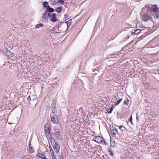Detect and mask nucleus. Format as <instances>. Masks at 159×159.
Wrapping results in <instances>:
<instances>
[{"instance_id": "nucleus-1", "label": "nucleus", "mask_w": 159, "mask_h": 159, "mask_svg": "<svg viewBox=\"0 0 159 159\" xmlns=\"http://www.w3.org/2000/svg\"><path fill=\"white\" fill-rule=\"evenodd\" d=\"M51 143L52 145L54 151L56 153H58L60 150V146L57 140L54 139L53 143L52 142H51Z\"/></svg>"}, {"instance_id": "nucleus-2", "label": "nucleus", "mask_w": 159, "mask_h": 159, "mask_svg": "<svg viewBox=\"0 0 159 159\" xmlns=\"http://www.w3.org/2000/svg\"><path fill=\"white\" fill-rule=\"evenodd\" d=\"M148 7L150 9V11L154 13L158 11V8L156 5H150Z\"/></svg>"}, {"instance_id": "nucleus-3", "label": "nucleus", "mask_w": 159, "mask_h": 159, "mask_svg": "<svg viewBox=\"0 0 159 159\" xmlns=\"http://www.w3.org/2000/svg\"><path fill=\"white\" fill-rule=\"evenodd\" d=\"M151 18V16L146 13L142 15L141 18L144 21H146L148 20H150Z\"/></svg>"}, {"instance_id": "nucleus-4", "label": "nucleus", "mask_w": 159, "mask_h": 159, "mask_svg": "<svg viewBox=\"0 0 159 159\" xmlns=\"http://www.w3.org/2000/svg\"><path fill=\"white\" fill-rule=\"evenodd\" d=\"M62 25L63 27H65L66 28V24L64 23V22H61L59 24H58V25H57L56 27V28H57L59 31H61L62 32L64 31L67 30L66 29V28L64 30H61V26Z\"/></svg>"}, {"instance_id": "nucleus-5", "label": "nucleus", "mask_w": 159, "mask_h": 159, "mask_svg": "<svg viewBox=\"0 0 159 159\" xmlns=\"http://www.w3.org/2000/svg\"><path fill=\"white\" fill-rule=\"evenodd\" d=\"M94 141L98 143H102V140H103V138L99 136H95L94 137Z\"/></svg>"}, {"instance_id": "nucleus-6", "label": "nucleus", "mask_w": 159, "mask_h": 159, "mask_svg": "<svg viewBox=\"0 0 159 159\" xmlns=\"http://www.w3.org/2000/svg\"><path fill=\"white\" fill-rule=\"evenodd\" d=\"M50 13L47 11H45L42 17L45 20L48 19V17L50 18L51 16V15Z\"/></svg>"}, {"instance_id": "nucleus-7", "label": "nucleus", "mask_w": 159, "mask_h": 159, "mask_svg": "<svg viewBox=\"0 0 159 159\" xmlns=\"http://www.w3.org/2000/svg\"><path fill=\"white\" fill-rule=\"evenodd\" d=\"M141 30L140 29H134L132 30L130 33V35H132L135 34H138L140 33Z\"/></svg>"}, {"instance_id": "nucleus-8", "label": "nucleus", "mask_w": 159, "mask_h": 159, "mask_svg": "<svg viewBox=\"0 0 159 159\" xmlns=\"http://www.w3.org/2000/svg\"><path fill=\"white\" fill-rule=\"evenodd\" d=\"M50 20L52 22H55L57 20L55 13L52 14L50 17Z\"/></svg>"}, {"instance_id": "nucleus-9", "label": "nucleus", "mask_w": 159, "mask_h": 159, "mask_svg": "<svg viewBox=\"0 0 159 159\" xmlns=\"http://www.w3.org/2000/svg\"><path fill=\"white\" fill-rule=\"evenodd\" d=\"M52 107L51 108L52 112L54 115H56L57 114V110L56 108V104L55 103L54 104H53L52 105Z\"/></svg>"}, {"instance_id": "nucleus-10", "label": "nucleus", "mask_w": 159, "mask_h": 159, "mask_svg": "<svg viewBox=\"0 0 159 159\" xmlns=\"http://www.w3.org/2000/svg\"><path fill=\"white\" fill-rule=\"evenodd\" d=\"M54 132L55 136H56L57 137H58L60 136V133L59 132V129L57 128H55Z\"/></svg>"}, {"instance_id": "nucleus-11", "label": "nucleus", "mask_w": 159, "mask_h": 159, "mask_svg": "<svg viewBox=\"0 0 159 159\" xmlns=\"http://www.w3.org/2000/svg\"><path fill=\"white\" fill-rule=\"evenodd\" d=\"M45 11L49 13H52L54 12V9L50 7L49 6H48V7Z\"/></svg>"}, {"instance_id": "nucleus-12", "label": "nucleus", "mask_w": 159, "mask_h": 159, "mask_svg": "<svg viewBox=\"0 0 159 159\" xmlns=\"http://www.w3.org/2000/svg\"><path fill=\"white\" fill-rule=\"evenodd\" d=\"M6 54L9 57H13L14 55V54L11 52L9 50H7L6 52Z\"/></svg>"}, {"instance_id": "nucleus-13", "label": "nucleus", "mask_w": 159, "mask_h": 159, "mask_svg": "<svg viewBox=\"0 0 159 159\" xmlns=\"http://www.w3.org/2000/svg\"><path fill=\"white\" fill-rule=\"evenodd\" d=\"M37 156L42 159H48L45 155L40 153H38L37 154Z\"/></svg>"}, {"instance_id": "nucleus-14", "label": "nucleus", "mask_w": 159, "mask_h": 159, "mask_svg": "<svg viewBox=\"0 0 159 159\" xmlns=\"http://www.w3.org/2000/svg\"><path fill=\"white\" fill-rule=\"evenodd\" d=\"M51 121L53 123L57 124L59 122V120L55 119V118L53 116L51 118Z\"/></svg>"}, {"instance_id": "nucleus-15", "label": "nucleus", "mask_w": 159, "mask_h": 159, "mask_svg": "<svg viewBox=\"0 0 159 159\" xmlns=\"http://www.w3.org/2000/svg\"><path fill=\"white\" fill-rule=\"evenodd\" d=\"M31 145V142L30 141V142L29 144V152H30L32 153L34 152V148H33L32 147L30 146Z\"/></svg>"}, {"instance_id": "nucleus-16", "label": "nucleus", "mask_w": 159, "mask_h": 159, "mask_svg": "<svg viewBox=\"0 0 159 159\" xmlns=\"http://www.w3.org/2000/svg\"><path fill=\"white\" fill-rule=\"evenodd\" d=\"M112 134L113 135H115L116 133L118 134V132L116 128H113L111 130Z\"/></svg>"}, {"instance_id": "nucleus-17", "label": "nucleus", "mask_w": 159, "mask_h": 159, "mask_svg": "<svg viewBox=\"0 0 159 159\" xmlns=\"http://www.w3.org/2000/svg\"><path fill=\"white\" fill-rule=\"evenodd\" d=\"M62 9V6L57 7L55 9V11L57 13L60 12Z\"/></svg>"}, {"instance_id": "nucleus-18", "label": "nucleus", "mask_w": 159, "mask_h": 159, "mask_svg": "<svg viewBox=\"0 0 159 159\" xmlns=\"http://www.w3.org/2000/svg\"><path fill=\"white\" fill-rule=\"evenodd\" d=\"M71 22V19L69 20L68 21L66 22L65 23L66 24V26H67V28H68V27L70 26V25Z\"/></svg>"}, {"instance_id": "nucleus-19", "label": "nucleus", "mask_w": 159, "mask_h": 159, "mask_svg": "<svg viewBox=\"0 0 159 159\" xmlns=\"http://www.w3.org/2000/svg\"><path fill=\"white\" fill-rule=\"evenodd\" d=\"M122 98H120L119 100H117L115 102V105L116 106L118 105L120 103V102L122 100Z\"/></svg>"}, {"instance_id": "nucleus-20", "label": "nucleus", "mask_w": 159, "mask_h": 159, "mask_svg": "<svg viewBox=\"0 0 159 159\" xmlns=\"http://www.w3.org/2000/svg\"><path fill=\"white\" fill-rule=\"evenodd\" d=\"M45 129V132L47 134V133L48 134H50V130H51V128H49V129Z\"/></svg>"}, {"instance_id": "nucleus-21", "label": "nucleus", "mask_w": 159, "mask_h": 159, "mask_svg": "<svg viewBox=\"0 0 159 159\" xmlns=\"http://www.w3.org/2000/svg\"><path fill=\"white\" fill-rule=\"evenodd\" d=\"M49 128H51V126L50 124L48 123H47L45 125L44 127V129Z\"/></svg>"}, {"instance_id": "nucleus-22", "label": "nucleus", "mask_w": 159, "mask_h": 159, "mask_svg": "<svg viewBox=\"0 0 159 159\" xmlns=\"http://www.w3.org/2000/svg\"><path fill=\"white\" fill-rule=\"evenodd\" d=\"M114 108V107L112 106L111 108L107 109V112L109 114L111 113L113 111Z\"/></svg>"}, {"instance_id": "nucleus-23", "label": "nucleus", "mask_w": 159, "mask_h": 159, "mask_svg": "<svg viewBox=\"0 0 159 159\" xmlns=\"http://www.w3.org/2000/svg\"><path fill=\"white\" fill-rule=\"evenodd\" d=\"M48 2L46 1H45L44 2H43V7L44 8H47V7H48V6H47L48 5Z\"/></svg>"}, {"instance_id": "nucleus-24", "label": "nucleus", "mask_w": 159, "mask_h": 159, "mask_svg": "<svg viewBox=\"0 0 159 159\" xmlns=\"http://www.w3.org/2000/svg\"><path fill=\"white\" fill-rule=\"evenodd\" d=\"M154 13L155 15L156 18L157 19H159V11H158Z\"/></svg>"}, {"instance_id": "nucleus-25", "label": "nucleus", "mask_w": 159, "mask_h": 159, "mask_svg": "<svg viewBox=\"0 0 159 159\" xmlns=\"http://www.w3.org/2000/svg\"><path fill=\"white\" fill-rule=\"evenodd\" d=\"M50 2L51 4L55 5L57 3V1H55V0H50Z\"/></svg>"}, {"instance_id": "nucleus-26", "label": "nucleus", "mask_w": 159, "mask_h": 159, "mask_svg": "<svg viewBox=\"0 0 159 159\" xmlns=\"http://www.w3.org/2000/svg\"><path fill=\"white\" fill-rule=\"evenodd\" d=\"M43 25L42 23H40V24H38L36 25L35 28H39V27H42Z\"/></svg>"}, {"instance_id": "nucleus-27", "label": "nucleus", "mask_w": 159, "mask_h": 159, "mask_svg": "<svg viewBox=\"0 0 159 159\" xmlns=\"http://www.w3.org/2000/svg\"><path fill=\"white\" fill-rule=\"evenodd\" d=\"M129 100L128 99L125 100L123 102L124 105H128V104L129 103Z\"/></svg>"}, {"instance_id": "nucleus-28", "label": "nucleus", "mask_w": 159, "mask_h": 159, "mask_svg": "<svg viewBox=\"0 0 159 159\" xmlns=\"http://www.w3.org/2000/svg\"><path fill=\"white\" fill-rule=\"evenodd\" d=\"M129 121V122H130V123H131V125H133V123L132 122V115H131L130 116Z\"/></svg>"}, {"instance_id": "nucleus-29", "label": "nucleus", "mask_w": 159, "mask_h": 159, "mask_svg": "<svg viewBox=\"0 0 159 159\" xmlns=\"http://www.w3.org/2000/svg\"><path fill=\"white\" fill-rule=\"evenodd\" d=\"M108 152L109 154H110L111 156L113 157L114 155V153L111 150H109L108 151Z\"/></svg>"}, {"instance_id": "nucleus-30", "label": "nucleus", "mask_w": 159, "mask_h": 159, "mask_svg": "<svg viewBox=\"0 0 159 159\" xmlns=\"http://www.w3.org/2000/svg\"><path fill=\"white\" fill-rule=\"evenodd\" d=\"M64 0H58L57 2H58L59 3L63 4L64 3Z\"/></svg>"}, {"instance_id": "nucleus-31", "label": "nucleus", "mask_w": 159, "mask_h": 159, "mask_svg": "<svg viewBox=\"0 0 159 159\" xmlns=\"http://www.w3.org/2000/svg\"><path fill=\"white\" fill-rule=\"evenodd\" d=\"M130 37V36L129 35H127L126 37H125L124 39H125L124 40V41H125L126 40H127V39L129 38Z\"/></svg>"}, {"instance_id": "nucleus-32", "label": "nucleus", "mask_w": 159, "mask_h": 159, "mask_svg": "<svg viewBox=\"0 0 159 159\" xmlns=\"http://www.w3.org/2000/svg\"><path fill=\"white\" fill-rule=\"evenodd\" d=\"M104 143V144L105 145H106L107 144V143L105 140L103 139V140H102V143Z\"/></svg>"}, {"instance_id": "nucleus-33", "label": "nucleus", "mask_w": 159, "mask_h": 159, "mask_svg": "<svg viewBox=\"0 0 159 159\" xmlns=\"http://www.w3.org/2000/svg\"><path fill=\"white\" fill-rule=\"evenodd\" d=\"M53 116L55 118V119H57V120H58V115H54Z\"/></svg>"}, {"instance_id": "nucleus-34", "label": "nucleus", "mask_w": 159, "mask_h": 159, "mask_svg": "<svg viewBox=\"0 0 159 159\" xmlns=\"http://www.w3.org/2000/svg\"><path fill=\"white\" fill-rule=\"evenodd\" d=\"M52 159H57L56 157L54 155H52Z\"/></svg>"}, {"instance_id": "nucleus-35", "label": "nucleus", "mask_w": 159, "mask_h": 159, "mask_svg": "<svg viewBox=\"0 0 159 159\" xmlns=\"http://www.w3.org/2000/svg\"><path fill=\"white\" fill-rule=\"evenodd\" d=\"M54 153L53 151L52 150L51 151V154L52 155H52H54Z\"/></svg>"}, {"instance_id": "nucleus-36", "label": "nucleus", "mask_w": 159, "mask_h": 159, "mask_svg": "<svg viewBox=\"0 0 159 159\" xmlns=\"http://www.w3.org/2000/svg\"><path fill=\"white\" fill-rule=\"evenodd\" d=\"M49 147L50 150V152H51V151H52V148L51 147V146L50 145V144L49 145Z\"/></svg>"}, {"instance_id": "nucleus-37", "label": "nucleus", "mask_w": 159, "mask_h": 159, "mask_svg": "<svg viewBox=\"0 0 159 159\" xmlns=\"http://www.w3.org/2000/svg\"><path fill=\"white\" fill-rule=\"evenodd\" d=\"M27 99L28 101L30 100H31L30 97V96H28L27 98Z\"/></svg>"}, {"instance_id": "nucleus-38", "label": "nucleus", "mask_w": 159, "mask_h": 159, "mask_svg": "<svg viewBox=\"0 0 159 159\" xmlns=\"http://www.w3.org/2000/svg\"><path fill=\"white\" fill-rule=\"evenodd\" d=\"M123 126H122V125H120V126H119V127H118V128H119V129H121V128H122Z\"/></svg>"}, {"instance_id": "nucleus-39", "label": "nucleus", "mask_w": 159, "mask_h": 159, "mask_svg": "<svg viewBox=\"0 0 159 159\" xmlns=\"http://www.w3.org/2000/svg\"><path fill=\"white\" fill-rule=\"evenodd\" d=\"M97 71V70H96V69H95L93 70V72H94V71Z\"/></svg>"}, {"instance_id": "nucleus-40", "label": "nucleus", "mask_w": 159, "mask_h": 159, "mask_svg": "<svg viewBox=\"0 0 159 159\" xmlns=\"http://www.w3.org/2000/svg\"><path fill=\"white\" fill-rule=\"evenodd\" d=\"M111 146H112V145H111Z\"/></svg>"}]
</instances>
